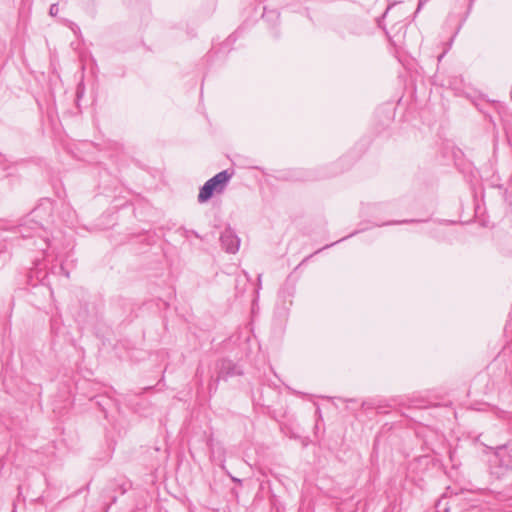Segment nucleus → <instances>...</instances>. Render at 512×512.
Returning a JSON list of instances; mask_svg holds the SVG:
<instances>
[{
	"label": "nucleus",
	"instance_id": "f257e3e1",
	"mask_svg": "<svg viewBox=\"0 0 512 512\" xmlns=\"http://www.w3.org/2000/svg\"><path fill=\"white\" fill-rule=\"evenodd\" d=\"M231 177L232 173L224 170L209 179L200 189L198 195L199 202H206L213 196L214 193L223 192Z\"/></svg>",
	"mask_w": 512,
	"mask_h": 512
},
{
	"label": "nucleus",
	"instance_id": "f03ea898",
	"mask_svg": "<svg viewBox=\"0 0 512 512\" xmlns=\"http://www.w3.org/2000/svg\"><path fill=\"white\" fill-rule=\"evenodd\" d=\"M254 17L247 18L243 22V29L251 28L255 22L267 23V29H274L279 22L280 13L276 9H267L265 6L261 8H253Z\"/></svg>",
	"mask_w": 512,
	"mask_h": 512
},
{
	"label": "nucleus",
	"instance_id": "7ed1b4c3",
	"mask_svg": "<svg viewBox=\"0 0 512 512\" xmlns=\"http://www.w3.org/2000/svg\"><path fill=\"white\" fill-rule=\"evenodd\" d=\"M409 10L410 8H406L404 3L401 1L389 4L382 15V18L378 19V27L386 32V28L383 26V21L385 19L389 18L392 22L398 23L405 18Z\"/></svg>",
	"mask_w": 512,
	"mask_h": 512
},
{
	"label": "nucleus",
	"instance_id": "20e7f679",
	"mask_svg": "<svg viewBox=\"0 0 512 512\" xmlns=\"http://www.w3.org/2000/svg\"><path fill=\"white\" fill-rule=\"evenodd\" d=\"M222 242L226 245V250L235 253L238 250L239 243L232 235L222 236Z\"/></svg>",
	"mask_w": 512,
	"mask_h": 512
},
{
	"label": "nucleus",
	"instance_id": "39448f33",
	"mask_svg": "<svg viewBox=\"0 0 512 512\" xmlns=\"http://www.w3.org/2000/svg\"><path fill=\"white\" fill-rule=\"evenodd\" d=\"M58 12H59L58 4L57 3L52 4L49 9V14L54 17L58 14Z\"/></svg>",
	"mask_w": 512,
	"mask_h": 512
},
{
	"label": "nucleus",
	"instance_id": "423d86ee",
	"mask_svg": "<svg viewBox=\"0 0 512 512\" xmlns=\"http://www.w3.org/2000/svg\"><path fill=\"white\" fill-rule=\"evenodd\" d=\"M255 2L257 3L256 8L259 9V8H261L260 5H262L265 2V0H255Z\"/></svg>",
	"mask_w": 512,
	"mask_h": 512
}]
</instances>
